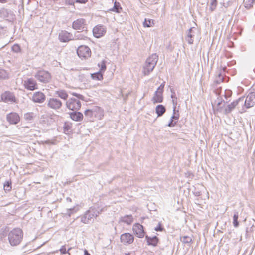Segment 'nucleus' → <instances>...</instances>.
Instances as JSON below:
<instances>
[{"mask_svg":"<svg viewBox=\"0 0 255 255\" xmlns=\"http://www.w3.org/2000/svg\"><path fill=\"white\" fill-rule=\"evenodd\" d=\"M81 106V102L79 99L70 98L66 102V107L71 110H78Z\"/></svg>","mask_w":255,"mask_h":255,"instance_id":"nucleus-6","label":"nucleus"},{"mask_svg":"<svg viewBox=\"0 0 255 255\" xmlns=\"http://www.w3.org/2000/svg\"><path fill=\"white\" fill-rule=\"evenodd\" d=\"M46 99L45 95L41 92H35L32 98V101L35 103H42Z\"/></svg>","mask_w":255,"mask_h":255,"instance_id":"nucleus-16","label":"nucleus"},{"mask_svg":"<svg viewBox=\"0 0 255 255\" xmlns=\"http://www.w3.org/2000/svg\"><path fill=\"white\" fill-rule=\"evenodd\" d=\"M103 211V208L98 206L91 207L89 210L81 217V221L85 224L89 223L90 221L98 216Z\"/></svg>","mask_w":255,"mask_h":255,"instance_id":"nucleus-2","label":"nucleus"},{"mask_svg":"<svg viewBox=\"0 0 255 255\" xmlns=\"http://www.w3.org/2000/svg\"><path fill=\"white\" fill-rule=\"evenodd\" d=\"M133 231L138 238H143L144 236L143 227L139 223H136L133 226Z\"/></svg>","mask_w":255,"mask_h":255,"instance_id":"nucleus-13","label":"nucleus"},{"mask_svg":"<svg viewBox=\"0 0 255 255\" xmlns=\"http://www.w3.org/2000/svg\"><path fill=\"white\" fill-rule=\"evenodd\" d=\"M7 2V0H0V3H5Z\"/></svg>","mask_w":255,"mask_h":255,"instance_id":"nucleus-56","label":"nucleus"},{"mask_svg":"<svg viewBox=\"0 0 255 255\" xmlns=\"http://www.w3.org/2000/svg\"><path fill=\"white\" fill-rule=\"evenodd\" d=\"M59 39L60 41L67 42L71 40L74 39L72 34L66 31H62L59 34Z\"/></svg>","mask_w":255,"mask_h":255,"instance_id":"nucleus-14","label":"nucleus"},{"mask_svg":"<svg viewBox=\"0 0 255 255\" xmlns=\"http://www.w3.org/2000/svg\"><path fill=\"white\" fill-rule=\"evenodd\" d=\"M62 105L61 101L56 98H50L47 101L48 107L53 110L59 109Z\"/></svg>","mask_w":255,"mask_h":255,"instance_id":"nucleus-7","label":"nucleus"},{"mask_svg":"<svg viewBox=\"0 0 255 255\" xmlns=\"http://www.w3.org/2000/svg\"><path fill=\"white\" fill-rule=\"evenodd\" d=\"M223 79L224 77L222 73L220 72L218 74V76L216 77L214 80V83H216V84H219L221 82H223Z\"/></svg>","mask_w":255,"mask_h":255,"instance_id":"nucleus-37","label":"nucleus"},{"mask_svg":"<svg viewBox=\"0 0 255 255\" xmlns=\"http://www.w3.org/2000/svg\"><path fill=\"white\" fill-rule=\"evenodd\" d=\"M231 95V91L228 90L226 91L225 94L224 95L225 98L226 100L228 99V98Z\"/></svg>","mask_w":255,"mask_h":255,"instance_id":"nucleus-49","label":"nucleus"},{"mask_svg":"<svg viewBox=\"0 0 255 255\" xmlns=\"http://www.w3.org/2000/svg\"><path fill=\"white\" fill-rule=\"evenodd\" d=\"M23 236V232L21 229L14 228L8 234V242L11 246H17L21 242Z\"/></svg>","mask_w":255,"mask_h":255,"instance_id":"nucleus-1","label":"nucleus"},{"mask_svg":"<svg viewBox=\"0 0 255 255\" xmlns=\"http://www.w3.org/2000/svg\"><path fill=\"white\" fill-rule=\"evenodd\" d=\"M156 231H162L163 230V228L162 227L161 223H158V226L154 229Z\"/></svg>","mask_w":255,"mask_h":255,"instance_id":"nucleus-47","label":"nucleus"},{"mask_svg":"<svg viewBox=\"0 0 255 255\" xmlns=\"http://www.w3.org/2000/svg\"><path fill=\"white\" fill-rule=\"evenodd\" d=\"M56 94L57 95V96L59 97H60L61 99H64L65 100H67V99L68 97V94L67 93L66 91L63 90H59V91H56Z\"/></svg>","mask_w":255,"mask_h":255,"instance_id":"nucleus-27","label":"nucleus"},{"mask_svg":"<svg viewBox=\"0 0 255 255\" xmlns=\"http://www.w3.org/2000/svg\"><path fill=\"white\" fill-rule=\"evenodd\" d=\"M2 100L5 102H12L15 100L13 94L9 91H6L1 95Z\"/></svg>","mask_w":255,"mask_h":255,"instance_id":"nucleus-18","label":"nucleus"},{"mask_svg":"<svg viewBox=\"0 0 255 255\" xmlns=\"http://www.w3.org/2000/svg\"><path fill=\"white\" fill-rule=\"evenodd\" d=\"M152 101L154 103L162 102L163 101V93L155 91Z\"/></svg>","mask_w":255,"mask_h":255,"instance_id":"nucleus-23","label":"nucleus"},{"mask_svg":"<svg viewBox=\"0 0 255 255\" xmlns=\"http://www.w3.org/2000/svg\"><path fill=\"white\" fill-rule=\"evenodd\" d=\"M6 119L10 124H16L20 121V117L17 113L11 112L7 115Z\"/></svg>","mask_w":255,"mask_h":255,"instance_id":"nucleus-15","label":"nucleus"},{"mask_svg":"<svg viewBox=\"0 0 255 255\" xmlns=\"http://www.w3.org/2000/svg\"><path fill=\"white\" fill-rule=\"evenodd\" d=\"M181 241L185 244H189L192 242V240L191 237L185 236L181 238Z\"/></svg>","mask_w":255,"mask_h":255,"instance_id":"nucleus-39","label":"nucleus"},{"mask_svg":"<svg viewBox=\"0 0 255 255\" xmlns=\"http://www.w3.org/2000/svg\"><path fill=\"white\" fill-rule=\"evenodd\" d=\"M59 251L62 254H65L68 253V252H67L65 245L62 246Z\"/></svg>","mask_w":255,"mask_h":255,"instance_id":"nucleus-45","label":"nucleus"},{"mask_svg":"<svg viewBox=\"0 0 255 255\" xmlns=\"http://www.w3.org/2000/svg\"><path fill=\"white\" fill-rule=\"evenodd\" d=\"M179 114H176L175 113V111H173V114L171 118L174 119V121L177 122V121L179 119Z\"/></svg>","mask_w":255,"mask_h":255,"instance_id":"nucleus-46","label":"nucleus"},{"mask_svg":"<svg viewBox=\"0 0 255 255\" xmlns=\"http://www.w3.org/2000/svg\"><path fill=\"white\" fill-rule=\"evenodd\" d=\"M70 118L74 121H80L83 117V114L80 112H71L70 114Z\"/></svg>","mask_w":255,"mask_h":255,"instance_id":"nucleus-24","label":"nucleus"},{"mask_svg":"<svg viewBox=\"0 0 255 255\" xmlns=\"http://www.w3.org/2000/svg\"><path fill=\"white\" fill-rule=\"evenodd\" d=\"M12 50L14 52L18 53L20 51V47L18 45L14 44L12 47Z\"/></svg>","mask_w":255,"mask_h":255,"instance_id":"nucleus-44","label":"nucleus"},{"mask_svg":"<svg viewBox=\"0 0 255 255\" xmlns=\"http://www.w3.org/2000/svg\"><path fill=\"white\" fill-rule=\"evenodd\" d=\"M125 255H128V254H126Z\"/></svg>","mask_w":255,"mask_h":255,"instance_id":"nucleus-63","label":"nucleus"},{"mask_svg":"<svg viewBox=\"0 0 255 255\" xmlns=\"http://www.w3.org/2000/svg\"><path fill=\"white\" fill-rule=\"evenodd\" d=\"M120 241L124 245L131 244L133 242L134 237L129 233H125L121 235Z\"/></svg>","mask_w":255,"mask_h":255,"instance_id":"nucleus-9","label":"nucleus"},{"mask_svg":"<svg viewBox=\"0 0 255 255\" xmlns=\"http://www.w3.org/2000/svg\"><path fill=\"white\" fill-rule=\"evenodd\" d=\"M255 0H244V6L247 9H250L252 7Z\"/></svg>","mask_w":255,"mask_h":255,"instance_id":"nucleus-34","label":"nucleus"},{"mask_svg":"<svg viewBox=\"0 0 255 255\" xmlns=\"http://www.w3.org/2000/svg\"><path fill=\"white\" fill-rule=\"evenodd\" d=\"M77 53L79 57L82 59L90 57L91 54L90 49L85 45L80 46L77 50Z\"/></svg>","mask_w":255,"mask_h":255,"instance_id":"nucleus-4","label":"nucleus"},{"mask_svg":"<svg viewBox=\"0 0 255 255\" xmlns=\"http://www.w3.org/2000/svg\"><path fill=\"white\" fill-rule=\"evenodd\" d=\"M24 85L27 90L33 91L37 89V83L32 78H29L24 82Z\"/></svg>","mask_w":255,"mask_h":255,"instance_id":"nucleus-17","label":"nucleus"},{"mask_svg":"<svg viewBox=\"0 0 255 255\" xmlns=\"http://www.w3.org/2000/svg\"><path fill=\"white\" fill-rule=\"evenodd\" d=\"M84 255H91L88 253V252L87 251V250H85V251H84Z\"/></svg>","mask_w":255,"mask_h":255,"instance_id":"nucleus-55","label":"nucleus"},{"mask_svg":"<svg viewBox=\"0 0 255 255\" xmlns=\"http://www.w3.org/2000/svg\"><path fill=\"white\" fill-rule=\"evenodd\" d=\"M105 33L106 28L104 26L102 25H98L93 29V35L96 38H100L102 37Z\"/></svg>","mask_w":255,"mask_h":255,"instance_id":"nucleus-10","label":"nucleus"},{"mask_svg":"<svg viewBox=\"0 0 255 255\" xmlns=\"http://www.w3.org/2000/svg\"><path fill=\"white\" fill-rule=\"evenodd\" d=\"M67 199L68 200V201H71V199L70 198H67Z\"/></svg>","mask_w":255,"mask_h":255,"instance_id":"nucleus-60","label":"nucleus"},{"mask_svg":"<svg viewBox=\"0 0 255 255\" xmlns=\"http://www.w3.org/2000/svg\"><path fill=\"white\" fill-rule=\"evenodd\" d=\"M68 130V128L67 127V126H65L64 127V132Z\"/></svg>","mask_w":255,"mask_h":255,"instance_id":"nucleus-58","label":"nucleus"},{"mask_svg":"<svg viewBox=\"0 0 255 255\" xmlns=\"http://www.w3.org/2000/svg\"><path fill=\"white\" fill-rule=\"evenodd\" d=\"M133 221V218L131 215H126L122 216L120 219V222L130 225Z\"/></svg>","mask_w":255,"mask_h":255,"instance_id":"nucleus-21","label":"nucleus"},{"mask_svg":"<svg viewBox=\"0 0 255 255\" xmlns=\"http://www.w3.org/2000/svg\"><path fill=\"white\" fill-rule=\"evenodd\" d=\"M194 194L196 196H199L201 195V193L200 191H197L194 192Z\"/></svg>","mask_w":255,"mask_h":255,"instance_id":"nucleus-54","label":"nucleus"},{"mask_svg":"<svg viewBox=\"0 0 255 255\" xmlns=\"http://www.w3.org/2000/svg\"><path fill=\"white\" fill-rule=\"evenodd\" d=\"M158 59V56L156 54H153L149 57L144 66L143 73L148 75L154 68Z\"/></svg>","mask_w":255,"mask_h":255,"instance_id":"nucleus-3","label":"nucleus"},{"mask_svg":"<svg viewBox=\"0 0 255 255\" xmlns=\"http://www.w3.org/2000/svg\"><path fill=\"white\" fill-rule=\"evenodd\" d=\"M217 105H220V102H218V103H217Z\"/></svg>","mask_w":255,"mask_h":255,"instance_id":"nucleus-62","label":"nucleus"},{"mask_svg":"<svg viewBox=\"0 0 255 255\" xmlns=\"http://www.w3.org/2000/svg\"><path fill=\"white\" fill-rule=\"evenodd\" d=\"M11 183L9 181H7L4 184V189L5 191H9L11 189Z\"/></svg>","mask_w":255,"mask_h":255,"instance_id":"nucleus-43","label":"nucleus"},{"mask_svg":"<svg viewBox=\"0 0 255 255\" xmlns=\"http://www.w3.org/2000/svg\"><path fill=\"white\" fill-rule=\"evenodd\" d=\"M155 111L158 117L162 116L166 111L165 107L162 105H158L155 108Z\"/></svg>","mask_w":255,"mask_h":255,"instance_id":"nucleus-25","label":"nucleus"},{"mask_svg":"<svg viewBox=\"0 0 255 255\" xmlns=\"http://www.w3.org/2000/svg\"><path fill=\"white\" fill-rule=\"evenodd\" d=\"M196 28L194 27L190 28L187 32V36L186 37V40L188 42V43L190 44H193V38L194 37L195 33Z\"/></svg>","mask_w":255,"mask_h":255,"instance_id":"nucleus-19","label":"nucleus"},{"mask_svg":"<svg viewBox=\"0 0 255 255\" xmlns=\"http://www.w3.org/2000/svg\"><path fill=\"white\" fill-rule=\"evenodd\" d=\"M91 78L94 80H101L103 79V74L101 72H98L91 74Z\"/></svg>","mask_w":255,"mask_h":255,"instance_id":"nucleus-31","label":"nucleus"},{"mask_svg":"<svg viewBox=\"0 0 255 255\" xmlns=\"http://www.w3.org/2000/svg\"><path fill=\"white\" fill-rule=\"evenodd\" d=\"M68 4L71 5V4H72V2L70 3V2H69Z\"/></svg>","mask_w":255,"mask_h":255,"instance_id":"nucleus-61","label":"nucleus"},{"mask_svg":"<svg viewBox=\"0 0 255 255\" xmlns=\"http://www.w3.org/2000/svg\"><path fill=\"white\" fill-rule=\"evenodd\" d=\"M88 0H76V2L80 3H85Z\"/></svg>","mask_w":255,"mask_h":255,"instance_id":"nucleus-51","label":"nucleus"},{"mask_svg":"<svg viewBox=\"0 0 255 255\" xmlns=\"http://www.w3.org/2000/svg\"><path fill=\"white\" fill-rule=\"evenodd\" d=\"M98 66L100 68V71L99 72H104L106 69V62L103 60L101 62L100 64H98Z\"/></svg>","mask_w":255,"mask_h":255,"instance_id":"nucleus-41","label":"nucleus"},{"mask_svg":"<svg viewBox=\"0 0 255 255\" xmlns=\"http://www.w3.org/2000/svg\"><path fill=\"white\" fill-rule=\"evenodd\" d=\"M91 110L94 118L100 119L103 116V111L100 107L94 106L91 108Z\"/></svg>","mask_w":255,"mask_h":255,"instance_id":"nucleus-20","label":"nucleus"},{"mask_svg":"<svg viewBox=\"0 0 255 255\" xmlns=\"http://www.w3.org/2000/svg\"><path fill=\"white\" fill-rule=\"evenodd\" d=\"M34 113L32 112L27 113L24 114V118L27 121H31L33 119Z\"/></svg>","mask_w":255,"mask_h":255,"instance_id":"nucleus-42","label":"nucleus"},{"mask_svg":"<svg viewBox=\"0 0 255 255\" xmlns=\"http://www.w3.org/2000/svg\"><path fill=\"white\" fill-rule=\"evenodd\" d=\"M238 217H239L238 212L235 210L234 211L233 224V226L235 228H237L239 226V222L238 221Z\"/></svg>","mask_w":255,"mask_h":255,"instance_id":"nucleus-30","label":"nucleus"},{"mask_svg":"<svg viewBox=\"0 0 255 255\" xmlns=\"http://www.w3.org/2000/svg\"><path fill=\"white\" fill-rule=\"evenodd\" d=\"M156 91V92H159L161 93H163V89L161 88V87L159 86L157 88V90Z\"/></svg>","mask_w":255,"mask_h":255,"instance_id":"nucleus-53","label":"nucleus"},{"mask_svg":"<svg viewBox=\"0 0 255 255\" xmlns=\"http://www.w3.org/2000/svg\"><path fill=\"white\" fill-rule=\"evenodd\" d=\"M243 102H244V106L247 108L253 107L255 104V92H250Z\"/></svg>","mask_w":255,"mask_h":255,"instance_id":"nucleus-8","label":"nucleus"},{"mask_svg":"<svg viewBox=\"0 0 255 255\" xmlns=\"http://www.w3.org/2000/svg\"><path fill=\"white\" fill-rule=\"evenodd\" d=\"M9 232L8 227L2 228L0 230V238L3 239L7 236H8V234Z\"/></svg>","mask_w":255,"mask_h":255,"instance_id":"nucleus-28","label":"nucleus"},{"mask_svg":"<svg viewBox=\"0 0 255 255\" xmlns=\"http://www.w3.org/2000/svg\"><path fill=\"white\" fill-rule=\"evenodd\" d=\"M74 39H80V40H85L87 38V37L79 32H77L75 33L74 35Z\"/></svg>","mask_w":255,"mask_h":255,"instance_id":"nucleus-38","label":"nucleus"},{"mask_svg":"<svg viewBox=\"0 0 255 255\" xmlns=\"http://www.w3.org/2000/svg\"><path fill=\"white\" fill-rule=\"evenodd\" d=\"M223 6L225 7H228V6H230V2H227V3H225V2H223L222 3H221Z\"/></svg>","mask_w":255,"mask_h":255,"instance_id":"nucleus-52","label":"nucleus"},{"mask_svg":"<svg viewBox=\"0 0 255 255\" xmlns=\"http://www.w3.org/2000/svg\"><path fill=\"white\" fill-rule=\"evenodd\" d=\"M9 77L8 73L4 69H0V79H5Z\"/></svg>","mask_w":255,"mask_h":255,"instance_id":"nucleus-35","label":"nucleus"},{"mask_svg":"<svg viewBox=\"0 0 255 255\" xmlns=\"http://www.w3.org/2000/svg\"><path fill=\"white\" fill-rule=\"evenodd\" d=\"M79 209V206L78 205H76V206L74 207L73 208L68 209L67 210V213L66 214L69 216L70 217L71 215L77 212Z\"/></svg>","mask_w":255,"mask_h":255,"instance_id":"nucleus-32","label":"nucleus"},{"mask_svg":"<svg viewBox=\"0 0 255 255\" xmlns=\"http://www.w3.org/2000/svg\"><path fill=\"white\" fill-rule=\"evenodd\" d=\"M143 24L144 27H150L153 24V21L151 19H145Z\"/></svg>","mask_w":255,"mask_h":255,"instance_id":"nucleus-40","label":"nucleus"},{"mask_svg":"<svg viewBox=\"0 0 255 255\" xmlns=\"http://www.w3.org/2000/svg\"><path fill=\"white\" fill-rule=\"evenodd\" d=\"M121 9H122V8L120 6V3L115 2L114 3V5L113 7L111 9H109V10L111 11L115 12L116 13H120V10Z\"/></svg>","mask_w":255,"mask_h":255,"instance_id":"nucleus-33","label":"nucleus"},{"mask_svg":"<svg viewBox=\"0 0 255 255\" xmlns=\"http://www.w3.org/2000/svg\"><path fill=\"white\" fill-rule=\"evenodd\" d=\"M35 77L40 82L43 83H47L51 79L50 74L44 70H40L38 71L35 75Z\"/></svg>","mask_w":255,"mask_h":255,"instance_id":"nucleus-5","label":"nucleus"},{"mask_svg":"<svg viewBox=\"0 0 255 255\" xmlns=\"http://www.w3.org/2000/svg\"><path fill=\"white\" fill-rule=\"evenodd\" d=\"M165 82L162 83L160 85V87H161V88L164 89V84Z\"/></svg>","mask_w":255,"mask_h":255,"instance_id":"nucleus-57","label":"nucleus"},{"mask_svg":"<svg viewBox=\"0 0 255 255\" xmlns=\"http://www.w3.org/2000/svg\"><path fill=\"white\" fill-rule=\"evenodd\" d=\"M71 249V248H69L68 249L67 252H68V254H70V253H69V251Z\"/></svg>","mask_w":255,"mask_h":255,"instance_id":"nucleus-59","label":"nucleus"},{"mask_svg":"<svg viewBox=\"0 0 255 255\" xmlns=\"http://www.w3.org/2000/svg\"><path fill=\"white\" fill-rule=\"evenodd\" d=\"M85 116L87 117V119L90 121L94 120V115L93 114L91 109H87L84 112Z\"/></svg>","mask_w":255,"mask_h":255,"instance_id":"nucleus-29","label":"nucleus"},{"mask_svg":"<svg viewBox=\"0 0 255 255\" xmlns=\"http://www.w3.org/2000/svg\"><path fill=\"white\" fill-rule=\"evenodd\" d=\"M170 91L171 92V97L172 99V102L173 105L174 111L176 110V105L177 104V98L175 95V92L173 89L171 88L170 89Z\"/></svg>","mask_w":255,"mask_h":255,"instance_id":"nucleus-26","label":"nucleus"},{"mask_svg":"<svg viewBox=\"0 0 255 255\" xmlns=\"http://www.w3.org/2000/svg\"><path fill=\"white\" fill-rule=\"evenodd\" d=\"M177 123V121H174V119H172L171 118L170 121L168 124V126L170 127H174L176 123Z\"/></svg>","mask_w":255,"mask_h":255,"instance_id":"nucleus-48","label":"nucleus"},{"mask_svg":"<svg viewBox=\"0 0 255 255\" xmlns=\"http://www.w3.org/2000/svg\"><path fill=\"white\" fill-rule=\"evenodd\" d=\"M217 5V0H211L209 6V10L212 12L216 9Z\"/></svg>","mask_w":255,"mask_h":255,"instance_id":"nucleus-36","label":"nucleus"},{"mask_svg":"<svg viewBox=\"0 0 255 255\" xmlns=\"http://www.w3.org/2000/svg\"><path fill=\"white\" fill-rule=\"evenodd\" d=\"M244 100V97H242L228 105L225 109V113L226 114L230 113L239 103H241V104H243Z\"/></svg>","mask_w":255,"mask_h":255,"instance_id":"nucleus-11","label":"nucleus"},{"mask_svg":"<svg viewBox=\"0 0 255 255\" xmlns=\"http://www.w3.org/2000/svg\"><path fill=\"white\" fill-rule=\"evenodd\" d=\"M86 20L83 18L78 19L73 21L72 28L75 30H83L85 27Z\"/></svg>","mask_w":255,"mask_h":255,"instance_id":"nucleus-12","label":"nucleus"},{"mask_svg":"<svg viewBox=\"0 0 255 255\" xmlns=\"http://www.w3.org/2000/svg\"><path fill=\"white\" fill-rule=\"evenodd\" d=\"M72 95H74L75 96H76L79 99H83V98L84 97L83 95H81L80 94L76 93H73Z\"/></svg>","mask_w":255,"mask_h":255,"instance_id":"nucleus-50","label":"nucleus"},{"mask_svg":"<svg viewBox=\"0 0 255 255\" xmlns=\"http://www.w3.org/2000/svg\"><path fill=\"white\" fill-rule=\"evenodd\" d=\"M145 239L148 245H151L154 247L157 246L159 241L158 238L155 236L152 237L146 236Z\"/></svg>","mask_w":255,"mask_h":255,"instance_id":"nucleus-22","label":"nucleus"}]
</instances>
